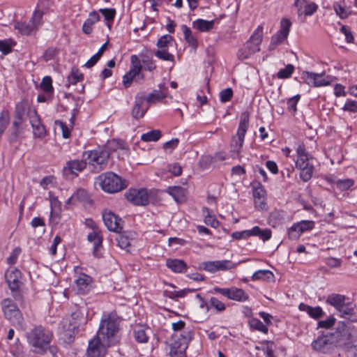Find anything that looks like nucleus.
<instances>
[{
    "mask_svg": "<svg viewBox=\"0 0 357 357\" xmlns=\"http://www.w3.org/2000/svg\"><path fill=\"white\" fill-rule=\"evenodd\" d=\"M194 333L191 330L184 331L179 336H172L173 342L170 344L169 354L171 357H176L177 354H185L188 344L193 337Z\"/></svg>",
    "mask_w": 357,
    "mask_h": 357,
    "instance_id": "obj_8",
    "label": "nucleus"
},
{
    "mask_svg": "<svg viewBox=\"0 0 357 357\" xmlns=\"http://www.w3.org/2000/svg\"><path fill=\"white\" fill-rule=\"evenodd\" d=\"M57 54V50L55 48H48L43 54L45 61H48L54 59Z\"/></svg>",
    "mask_w": 357,
    "mask_h": 357,
    "instance_id": "obj_64",
    "label": "nucleus"
},
{
    "mask_svg": "<svg viewBox=\"0 0 357 357\" xmlns=\"http://www.w3.org/2000/svg\"><path fill=\"white\" fill-rule=\"evenodd\" d=\"M29 121L33 135L38 138H43L46 135V129L45 126L41 123L40 118L35 109H33V114H30Z\"/></svg>",
    "mask_w": 357,
    "mask_h": 357,
    "instance_id": "obj_19",
    "label": "nucleus"
},
{
    "mask_svg": "<svg viewBox=\"0 0 357 357\" xmlns=\"http://www.w3.org/2000/svg\"><path fill=\"white\" fill-rule=\"evenodd\" d=\"M91 282V278L90 276L84 273L81 274L80 276L75 280L79 293L82 294L87 293L90 289Z\"/></svg>",
    "mask_w": 357,
    "mask_h": 357,
    "instance_id": "obj_22",
    "label": "nucleus"
},
{
    "mask_svg": "<svg viewBox=\"0 0 357 357\" xmlns=\"http://www.w3.org/2000/svg\"><path fill=\"white\" fill-rule=\"evenodd\" d=\"M336 319L333 317H328L325 320L319 321L317 323V328H324L326 329L331 328L335 324Z\"/></svg>",
    "mask_w": 357,
    "mask_h": 357,
    "instance_id": "obj_57",
    "label": "nucleus"
},
{
    "mask_svg": "<svg viewBox=\"0 0 357 357\" xmlns=\"http://www.w3.org/2000/svg\"><path fill=\"white\" fill-rule=\"evenodd\" d=\"M40 88L43 91L46 93H50L53 91L52 80L50 76L43 77L40 83Z\"/></svg>",
    "mask_w": 357,
    "mask_h": 357,
    "instance_id": "obj_54",
    "label": "nucleus"
},
{
    "mask_svg": "<svg viewBox=\"0 0 357 357\" xmlns=\"http://www.w3.org/2000/svg\"><path fill=\"white\" fill-rule=\"evenodd\" d=\"M103 148L109 151L110 155L112 152L116 151L118 149H125V143L122 140L113 139L108 141Z\"/></svg>",
    "mask_w": 357,
    "mask_h": 357,
    "instance_id": "obj_34",
    "label": "nucleus"
},
{
    "mask_svg": "<svg viewBox=\"0 0 357 357\" xmlns=\"http://www.w3.org/2000/svg\"><path fill=\"white\" fill-rule=\"evenodd\" d=\"M87 239L93 243V255L98 257V251L102 247V237L98 232L93 231L88 234Z\"/></svg>",
    "mask_w": 357,
    "mask_h": 357,
    "instance_id": "obj_28",
    "label": "nucleus"
},
{
    "mask_svg": "<svg viewBox=\"0 0 357 357\" xmlns=\"http://www.w3.org/2000/svg\"><path fill=\"white\" fill-rule=\"evenodd\" d=\"M144 101V97H137L134 107L132 110V117L139 119L140 118H142L145 113L146 112L149 106H146V107H143L142 105Z\"/></svg>",
    "mask_w": 357,
    "mask_h": 357,
    "instance_id": "obj_24",
    "label": "nucleus"
},
{
    "mask_svg": "<svg viewBox=\"0 0 357 357\" xmlns=\"http://www.w3.org/2000/svg\"><path fill=\"white\" fill-rule=\"evenodd\" d=\"M296 225L298 228V231L301 234L304 231L312 229L314 227V222L312 220H302L296 223Z\"/></svg>",
    "mask_w": 357,
    "mask_h": 357,
    "instance_id": "obj_50",
    "label": "nucleus"
},
{
    "mask_svg": "<svg viewBox=\"0 0 357 357\" xmlns=\"http://www.w3.org/2000/svg\"><path fill=\"white\" fill-rule=\"evenodd\" d=\"M131 62L132 66L130 70L123 77V84L126 88H128L131 86V84L135 77L140 75L142 68L136 55H132L131 56Z\"/></svg>",
    "mask_w": 357,
    "mask_h": 357,
    "instance_id": "obj_18",
    "label": "nucleus"
},
{
    "mask_svg": "<svg viewBox=\"0 0 357 357\" xmlns=\"http://www.w3.org/2000/svg\"><path fill=\"white\" fill-rule=\"evenodd\" d=\"M250 326L252 328L262 332L264 333H268V328L259 319L252 318L249 321Z\"/></svg>",
    "mask_w": 357,
    "mask_h": 357,
    "instance_id": "obj_46",
    "label": "nucleus"
},
{
    "mask_svg": "<svg viewBox=\"0 0 357 357\" xmlns=\"http://www.w3.org/2000/svg\"><path fill=\"white\" fill-rule=\"evenodd\" d=\"M84 75L78 69L73 68L70 74L68 76V84L69 86L70 84H76L77 82L82 81Z\"/></svg>",
    "mask_w": 357,
    "mask_h": 357,
    "instance_id": "obj_39",
    "label": "nucleus"
},
{
    "mask_svg": "<svg viewBox=\"0 0 357 357\" xmlns=\"http://www.w3.org/2000/svg\"><path fill=\"white\" fill-rule=\"evenodd\" d=\"M5 278L15 301L22 303V295L18 291L22 284L21 272L17 268H10L6 272Z\"/></svg>",
    "mask_w": 357,
    "mask_h": 357,
    "instance_id": "obj_10",
    "label": "nucleus"
},
{
    "mask_svg": "<svg viewBox=\"0 0 357 357\" xmlns=\"http://www.w3.org/2000/svg\"><path fill=\"white\" fill-rule=\"evenodd\" d=\"M297 8L298 15H312L318 9V6L314 2H309L307 0H296L294 3Z\"/></svg>",
    "mask_w": 357,
    "mask_h": 357,
    "instance_id": "obj_21",
    "label": "nucleus"
},
{
    "mask_svg": "<svg viewBox=\"0 0 357 357\" xmlns=\"http://www.w3.org/2000/svg\"><path fill=\"white\" fill-rule=\"evenodd\" d=\"M23 128H10L8 140L10 144L16 142L20 136L23 134Z\"/></svg>",
    "mask_w": 357,
    "mask_h": 357,
    "instance_id": "obj_49",
    "label": "nucleus"
},
{
    "mask_svg": "<svg viewBox=\"0 0 357 357\" xmlns=\"http://www.w3.org/2000/svg\"><path fill=\"white\" fill-rule=\"evenodd\" d=\"M291 22L289 19L283 18L280 22V29L272 36L271 42L268 46L269 50H275L279 45H280L285 39L287 38Z\"/></svg>",
    "mask_w": 357,
    "mask_h": 357,
    "instance_id": "obj_12",
    "label": "nucleus"
},
{
    "mask_svg": "<svg viewBox=\"0 0 357 357\" xmlns=\"http://www.w3.org/2000/svg\"><path fill=\"white\" fill-rule=\"evenodd\" d=\"M215 20H205L203 19H197L193 22V27L202 32H208L213 29Z\"/></svg>",
    "mask_w": 357,
    "mask_h": 357,
    "instance_id": "obj_30",
    "label": "nucleus"
},
{
    "mask_svg": "<svg viewBox=\"0 0 357 357\" xmlns=\"http://www.w3.org/2000/svg\"><path fill=\"white\" fill-rule=\"evenodd\" d=\"M195 291H196V289H181L180 291H170L169 293L165 291V294L166 296H168L170 298L174 299V298H183L185 295H187V294H188L190 292H193Z\"/></svg>",
    "mask_w": 357,
    "mask_h": 357,
    "instance_id": "obj_47",
    "label": "nucleus"
},
{
    "mask_svg": "<svg viewBox=\"0 0 357 357\" xmlns=\"http://www.w3.org/2000/svg\"><path fill=\"white\" fill-rule=\"evenodd\" d=\"M87 162L85 158L82 160H71L66 162L63 167V173L66 178H74L79 172H82L86 167Z\"/></svg>",
    "mask_w": 357,
    "mask_h": 357,
    "instance_id": "obj_13",
    "label": "nucleus"
},
{
    "mask_svg": "<svg viewBox=\"0 0 357 357\" xmlns=\"http://www.w3.org/2000/svg\"><path fill=\"white\" fill-rule=\"evenodd\" d=\"M354 183V181L351 178L338 179L335 181L337 188L342 191L349 190Z\"/></svg>",
    "mask_w": 357,
    "mask_h": 357,
    "instance_id": "obj_51",
    "label": "nucleus"
},
{
    "mask_svg": "<svg viewBox=\"0 0 357 357\" xmlns=\"http://www.w3.org/2000/svg\"><path fill=\"white\" fill-rule=\"evenodd\" d=\"M202 268L206 271L215 273L217 271H225L234 268L236 264L229 260H215L202 262Z\"/></svg>",
    "mask_w": 357,
    "mask_h": 357,
    "instance_id": "obj_16",
    "label": "nucleus"
},
{
    "mask_svg": "<svg viewBox=\"0 0 357 357\" xmlns=\"http://www.w3.org/2000/svg\"><path fill=\"white\" fill-rule=\"evenodd\" d=\"M250 115L248 112H244L241 114L240 122L237 130L236 137L232 140L231 151L238 153L243 146L245 135L249 126Z\"/></svg>",
    "mask_w": 357,
    "mask_h": 357,
    "instance_id": "obj_11",
    "label": "nucleus"
},
{
    "mask_svg": "<svg viewBox=\"0 0 357 357\" xmlns=\"http://www.w3.org/2000/svg\"><path fill=\"white\" fill-rule=\"evenodd\" d=\"M298 309L301 311L306 312L310 315V317L316 319L323 317L324 314L321 307H312L303 303H300L298 305Z\"/></svg>",
    "mask_w": 357,
    "mask_h": 357,
    "instance_id": "obj_26",
    "label": "nucleus"
},
{
    "mask_svg": "<svg viewBox=\"0 0 357 357\" xmlns=\"http://www.w3.org/2000/svg\"><path fill=\"white\" fill-rule=\"evenodd\" d=\"M102 220L109 231L121 233L123 229L124 221L111 211L105 210L102 212Z\"/></svg>",
    "mask_w": 357,
    "mask_h": 357,
    "instance_id": "obj_14",
    "label": "nucleus"
},
{
    "mask_svg": "<svg viewBox=\"0 0 357 357\" xmlns=\"http://www.w3.org/2000/svg\"><path fill=\"white\" fill-rule=\"evenodd\" d=\"M333 8L337 13L342 19L347 18L348 16V13L345 10V8L341 6L339 3L335 2L333 3Z\"/></svg>",
    "mask_w": 357,
    "mask_h": 357,
    "instance_id": "obj_60",
    "label": "nucleus"
},
{
    "mask_svg": "<svg viewBox=\"0 0 357 357\" xmlns=\"http://www.w3.org/2000/svg\"><path fill=\"white\" fill-rule=\"evenodd\" d=\"M100 20V15L96 10L91 12L89 17L85 20L82 26V31L85 34H91L93 31V25Z\"/></svg>",
    "mask_w": 357,
    "mask_h": 357,
    "instance_id": "obj_23",
    "label": "nucleus"
},
{
    "mask_svg": "<svg viewBox=\"0 0 357 357\" xmlns=\"http://www.w3.org/2000/svg\"><path fill=\"white\" fill-rule=\"evenodd\" d=\"M210 306L213 307L217 312H223L226 307L225 305L215 297H211L210 299Z\"/></svg>",
    "mask_w": 357,
    "mask_h": 357,
    "instance_id": "obj_56",
    "label": "nucleus"
},
{
    "mask_svg": "<svg viewBox=\"0 0 357 357\" xmlns=\"http://www.w3.org/2000/svg\"><path fill=\"white\" fill-rule=\"evenodd\" d=\"M229 299L238 302H245L249 299V295L242 289L231 287Z\"/></svg>",
    "mask_w": 357,
    "mask_h": 357,
    "instance_id": "obj_29",
    "label": "nucleus"
},
{
    "mask_svg": "<svg viewBox=\"0 0 357 357\" xmlns=\"http://www.w3.org/2000/svg\"><path fill=\"white\" fill-rule=\"evenodd\" d=\"M303 79L305 82L313 86H321L329 84V80L325 77L324 74H317L310 72L303 73Z\"/></svg>",
    "mask_w": 357,
    "mask_h": 357,
    "instance_id": "obj_20",
    "label": "nucleus"
},
{
    "mask_svg": "<svg viewBox=\"0 0 357 357\" xmlns=\"http://www.w3.org/2000/svg\"><path fill=\"white\" fill-rule=\"evenodd\" d=\"M128 202L136 206H146L149 204V193L145 188L130 189L125 194Z\"/></svg>",
    "mask_w": 357,
    "mask_h": 357,
    "instance_id": "obj_15",
    "label": "nucleus"
},
{
    "mask_svg": "<svg viewBox=\"0 0 357 357\" xmlns=\"http://www.w3.org/2000/svg\"><path fill=\"white\" fill-rule=\"evenodd\" d=\"M301 98V96L300 95H296L291 98H290L288 101H287V109L288 110L293 113V114H295L297 111V109H296V105L298 104V102L299 101Z\"/></svg>",
    "mask_w": 357,
    "mask_h": 357,
    "instance_id": "obj_55",
    "label": "nucleus"
},
{
    "mask_svg": "<svg viewBox=\"0 0 357 357\" xmlns=\"http://www.w3.org/2000/svg\"><path fill=\"white\" fill-rule=\"evenodd\" d=\"M15 114L22 117L25 115H28L30 117V114H33V110H31L26 101H21L17 104Z\"/></svg>",
    "mask_w": 357,
    "mask_h": 357,
    "instance_id": "obj_36",
    "label": "nucleus"
},
{
    "mask_svg": "<svg viewBox=\"0 0 357 357\" xmlns=\"http://www.w3.org/2000/svg\"><path fill=\"white\" fill-rule=\"evenodd\" d=\"M1 310L5 317L13 325L20 326L23 317L17 304L11 298H5L1 303Z\"/></svg>",
    "mask_w": 357,
    "mask_h": 357,
    "instance_id": "obj_9",
    "label": "nucleus"
},
{
    "mask_svg": "<svg viewBox=\"0 0 357 357\" xmlns=\"http://www.w3.org/2000/svg\"><path fill=\"white\" fill-rule=\"evenodd\" d=\"M233 91L231 88H227L220 92V98L222 102H227L231 100Z\"/></svg>",
    "mask_w": 357,
    "mask_h": 357,
    "instance_id": "obj_59",
    "label": "nucleus"
},
{
    "mask_svg": "<svg viewBox=\"0 0 357 357\" xmlns=\"http://www.w3.org/2000/svg\"><path fill=\"white\" fill-rule=\"evenodd\" d=\"M43 15V13L38 10H36L33 13L30 22L32 24H34L35 28H36L37 25L40 23Z\"/></svg>",
    "mask_w": 357,
    "mask_h": 357,
    "instance_id": "obj_63",
    "label": "nucleus"
},
{
    "mask_svg": "<svg viewBox=\"0 0 357 357\" xmlns=\"http://www.w3.org/2000/svg\"><path fill=\"white\" fill-rule=\"evenodd\" d=\"M101 188L108 193H116L127 188L125 179L112 172L100 175L98 178Z\"/></svg>",
    "mask_w": 357,
    "mask_h": 357,
    "instance_id": "obj_6",
    "label": "nucleus"
},
{
    "mask_svg": "<svg viewBox=\"0 0 357 357\" xmlns=\"http://www.w3.org/2000/svg\"><path fill=\"white\" fill-rule=\"evenodd\" d=\"M121 321V318L114 313H110L101 319L97 335L102 337L107 347L117 342L116 334Z\"/></svg>",
    "mask_w": 357,
    "mask_h": 357,
    "instance_id": "obj_1",
    "label": "nucleus"
},
{
    "mask_svg": "<svg viewBox=\"0 0 357 357\" xmlns=\"http://www.w3.org/2000/svg\"><path fill=\"white\" fill-rule=\"evenodd\" d=\"M149 330V328H147ZM134 337L139 343H146L149 340V335L146 333V329L142 326L135 328L134 331Z\"/></svg>",
    "mask_w": 357,
    "mask_h": 357,
    "instance_id": "obj_40",
    "label": "nucleus"
},
{
    "mask_svg": "<svg viewBox=\"0 0 357 357\" xmlns=\"http://www.w3.org/2000/svg\"><path fill=\"white\" fill-rule=\"evenodd\" d=\"M346 297L339 294H331L326 298V303L334 307L337 310L345 302Z\"/></svg>",
    "mask_w": 357,
    "mask_h": 357,
    "instance_id": "obj_31",
    "label": "nucleus"
},
{
    "mask_svg": "<svg viewBox=\"0 0 357 357\" xmlns=\"http://www.w3.org/2000/svg\"><path fill=\"white\" fill-rule=\"evenodd\" d=\"M107 149L103 147H99L97 149L85 151L82 157L88 160L89 165L93 166L96 169L102 170L105 169L108 163L109 153Z\"/></svg>",
    "mask_w": 357,
    "mask_h": 357,
    "instance_id": "obj_7",
    "label": "nucleus"
},
{
    "mask_svg": "<svg viewBox=\"0 0 357 357\" xmlns=\"http://www.w3.org/2000/svg\"><path fill=\"white\" fill-rule=\"evenodd\" d=\"M172 40L173 38L170 35L166 34L158 39L156 45L158 49H168L169 46L172 45Z\"/></svg>",
    "mask_w": 357,
    "mask_h": 357,
    "instance_id": "obj_45",
    "label": "nucleus"
},
{
    "mask_svg": "<svg viewBox=\"0 0 357 357\" xmlns=\"http://www.w3.org/2000/svg\"><path fill=\"white\" fill-rule=\"evenodd\" d=\"M166 265L175 273H184L187 270V264L181 259H169L166 261Z\"/></svg>",
    "mask_w": 357,
    "mask_h": 357,
    "instance_id": "obj_27",
    "label": "nucleus"
},
{
    "mask_svg": "<svg viewBox=\"0 0 357 357\" xmlns=\"http://www.w3.org/2000/svg\"><path fill=\"white\" fill-rule=\"evenodd\" d=\"M54 124L58 126L61 130L63 138L67 139L70 136V130L64 122L61 120H56Z\"/></svg>",
    "mask_w": 357,
    "mask_h": 357,
    "instance_id": "obj_58",
    "label": "nucleus"
},
{
    "mask_svg": "<svg viewBox=\"0 0 357 357\" xmlns=\"http://www.w3.org/2000/svg\"><path fill=\"white\" fill-rule=\"evenodd\" d=\"M346 329V324L344 321H340L338 327L336 329L335 333H327L323 334L322 336H319L317 340H314L312 343V348L319 352L326 353L328 349H330L333 344L334 340L342 341L344 340V332Z\"/></svg>",
    "mask_w": 357,
    "mask_h": 357,
    "instance_id": "obj_4",
    "label": "nucleus"
},
{
    "mask_svg": "<svg viewBox=\"0 0 357 357\" xmlns=\"http://www.w3.org/2000/svg\"><path fill=\"white\" fill-rule=\"evenodd\" d=\"M15 29H17L22 34L29 35L36 28L34 27V24H32L31 22H29L28 24L25 22H17L15 24Z\"/></svg>",
    "mask_w": 357,
    "mask_h": 357,
    "instance_id": "obj_38",
    "label": "nucleus"
},
{
    "mask_svg": "<svg viewBox=\"0 0 357 357\" xmlns=\"http://www.w3.org/2000/svg\"><path fill=\"white\" fill-rule=\"evenodd\" d=\"M162 136L160 130H153L146 133H144L141 136V139L144 142H156Z\"/></svg>",
    "mask_w": 357,
    "mask_h": 357,
    "instance_id": "obj_41",
    "label": "nucleus"
},
{
    "mask_svg": "<svg viewBox=\"0 0 357 357\" xmlns=\"http://www.w3.org/2000/svg\"><path fill=\"white\" fill-rule=\"evenodd\" d=\"M294 70V66L292 64H288L285 68L280 70L277 74L279 79L289 78Z\"/></svg>",
    "mask_w": 357,
    "mask_h": 357,
    "instance_id": "obj_52",
    "label": "nucleus"
},
{
    "mask_svg": "<svg viewBox=\"0 0 357 357\" xmlns=\"http://www.w3.org/2000/svg\"><path fill=\"white\" fill-rule=\"evenodd\" d=\"M60 340H63L65 343L70 344L74 340V331L72 328L64 330L60 333Z\"/></svg>",
    "mask_w": 357,
    "mask_h": 357,
    "instance_id": "obj_53",
    "label": "nucleus"
},
{
    "mask_svg": "<svg viewBox=\"0 0 357 357\" xmlns=\"http://www.w3.org/2000/svg\"><path fill=\"white\" fill-rule=\"evenodd\" d=\"M251 185L253 189V197L255 198V205L258 204V200L260 199H263L266 194V190L263 188L262 185L257 181H253L251 183Z\"/></svg>",
    "mask_w": 357,
    "mask_h": 357,
    "instance_id": "obj_32",
    "label": "nucleus"
},
{
    "mask_svg": "<svg viewBox=\"0 0 357 357\" xmlns=\"http://www.w3.org/2000/svg\"><path fill=\"white\" fill-rule=\"evenodd\" d=\"M52 337V333L42 326H37L33 328L27 334V341L29 344L36 349L38 353L43 354Z\"/></svg>",
    "mask_w": 357,
    "mask_h": 357,
    "instance_id": "obj_3",
    "label": "nucleus"
},
{
    "mask_svg": "<svg viewBox=\"0 0 357 357\" xmlns=\"http://www.w3.org/2000/svg\"><path fill=\"white\" fill-rule=\"evenodd\" d=\"M337 311L340 317L347 318V316H349L354 311V305L350 302H344Z\"/></svg>",
    "mask_w": 357,
    "mask_h": 357,
    "instance_id": "obj_44",
    "label": "nucleus"
},
{
    "mask_svg": "<svg viewBox=\"0 0 357 357\" xmlns=\"http://www.w3.org/2000/svg\"><path fill=\"white\" fill-rule=\"evenodd\" d=\"M116 237L117 245L123 250L128 251L130 246V238L126 234H121Z\"/></svg>",
    "mask_w": 357,
    "mask_h": 357,
    "instance_id": "obj_43",
    "label": "nucleus"
},
{
    "mask_svg": "<svg viewBox=\"0 0 357 357\" xmlns=\"http://www.w3.org/2000/svg\"><path fill=\"white\" fill-rule=\"evenodd\" d=\"M297 159L296 167L300 170V178L303 182H307L313 175L314 166L312 162V157L305 150L304 144H299L296 149Z\"/></svg>",
    "mask_w": 357,
    "mask_h": 357,
    "instance_id": "obj_2",
    "label": "nucleus"
},
{
    "mask_svg": "<svg viewBox=\"0 0 357 357\" xmlns=\"http://www.w3.org/2000/svg\"><path fill=\"white\" fill-rule=\"evenodd\" d=\"M274 278L273 273L268 270H259L255 272L252 276V280L271 281Z\"/></svg>",
    "mask_w": 357,
    "mask_h": 357,
    "instance_id": "obj_37",
    "label": "nucleus"
},
{
    "mask_svg": "<svg viewBox=\"0 0 357 357\" xmlns=\"http://www.w3.org/2000/svg\"><path fill=\"white\" fill-rule=\"evenodd\" d=\"M142 61L144 65L145 69L149 71H152L156 68L152 59L147 56H144L142 57Z\"/></svg>",
    "mask_w": 357,
    "mask_h": 357,
    "instance_id": "obj_62",
    "label": "nucleus"
},
{
    "mask_svg": "<svg viewBox=\"0 0 357 357\" xmlns=\"http://www.w3.org/2000/svg\"><path fill=\"white\" fill-rule=\"evenodd\" d=\"M167 192L169 193L177 203H182L185 201V189L181 186H170L167 188Z\"/></svg>",
    "mask_w": 357,
    "mask_h": 357,
    "instance_id": "obj_25",
    "label": "nucleus"
},
{
    "mask_svg": "<svg viewBox=\"0 0 357 357\" xmlns=\"http://www.w3.org/2000/svg\"><path fill=\"white\" fill-rule=\"evenodd\" d=\"M181 29L184 35V38L188 45L195 49L197 48L198 42L197 40L192 36L190 29L188 26L183 24L181 26Z\"/></svg>",
    "mask_w": 357,
    "mask_h": 357,
    "instance_id": "obj_35",
    "label": "nucleus"
},
{
    "mask_svg": "<svg viewBox=\"0 0 357 357\" xmlns=\"http://www.w3.org/2000/svg\"><path fill=\"white\" fill-rule=\"evenodd\" d=\"M264 29L261 25H259L250 39L244 44L237 53V56L240 60L248 59L251 55L260 51V45L262 42Z\"/></svg>",
    "mask_w": 357,
    "mask_h": 357,
    "instance_id": "obj_5",
    "label": "nucleus"
},
{
    "mask_svg": "<svg viewBox=\"0 0 357 357\" xmlns=\"http://www.w3.org/2000/svg\"><path fill=\"white\" fill-rule=\"evenodd\" d=\"M102 337L97 335L89 342L87 355L89 357H104L105 354V342L101 341Z\"/></svg>",
    "mask_w": 357,
    "mask_h": 357,
    "instance_id": "obj_17",
    "label": "nucleus"
},
{
    "mask_svg": "<svg viewBox=\"0 0 357 357\" xmlns=\"http://www.w3.org/2000/svg\"><path fill=\"white\" fill-rule=\"evenodd\" d=\"M344 111H349L351 112H357V101L353 100H348L344 107Z\"/></svg>",
    "mask_w": 357,
    "mask_h": 357,
    "instance_id": "obj_61",
    "label": "nucleus"
},
{
    "mask_svg": "<svg viewBox=\"0 0 357 357\" xmlns=\"http://www.w3.org/2000/svg\"><path fill=\"white\" fill-rule=\"evenodd\" d=\"M166 97H167L166 91H158V90L155 89L151 93H150L147 97L144 98V100H146L149 104H151V103H155L156 102L161 101Z\"/></svg>",
    "mask_w": 357,
    "mask_h": 357,
    "instance_id": "obj_33",
    "label": "nucleus"
},
{
    "mask_svg": "<svg viewBox=\"0 0 357 357\" xmlns=\"http://www.w3.org/2000/svg\"><path fill=\"white\" fill-rule=\"evenodd\" d=\"M98 12H100L105 20L107 21V25L110 29L111 24L110 22H112L116 15V9L115 8H100Z\"/></svg>",
    "mask_w": 357,
    "mask_h": 357,
    "instance_id": "obj_42",
    "label": "nucleus"
},
{
    "mask_svg": "<svg viewBox=\"0 0 357 357\" xmlns=\"http://www.w3.org/2000/svg\"><path fill=\"white\" fill-rule=\"evenodd\" d=\"M155 55L158 59L163 61H173L174 59V54L168 52V49H158L155 52Z\"/></svg>",
    "mask_w": 357,
    "mask_h": 357,
    "instance_id": "obj_48",
    "label": "nucleus"
}]
</instances>
